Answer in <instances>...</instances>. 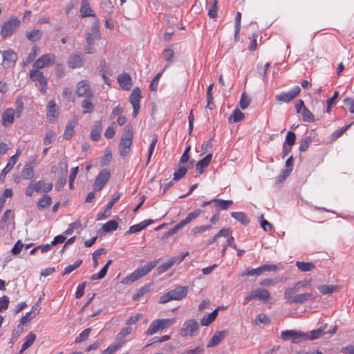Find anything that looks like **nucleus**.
<instances>
[{
    "instance_id": "45",
    "label": "nucleus",
    "mask_w": 354,
    "mask_h": 354,
    "mask_svg": "<svg viewBox=\"0 0 354 354\" xmlns=\"http://www.w3.org/2000/svg\"><path fill=\"white\" fill-rule=\"evenodd\" d=\"M52 203L51 197L48 195L45 194L41 198H40L37 202V207L39 208H46L50 205Z\"/></svg>"
},
{
    "instance_id": "52",
    "label": "nucleus",
    "mask_w": 354,
    "mask_h": 354,
    "mask_svg": "<svg viewBox=\"0 0 354 354\" xmlns=\"http://www.w3.org/2000/svg\"><path fill=\"white\" fill-rule=\"evenodd\" d=\"M175 263L174 259L171 257L169 261L160 266L158 268L157 271L159 274H162L168 270Z\"/></svg>"
},
{
    "instance_id": "47",
    "label": "nucleus",
    "mask_w": 354,
    "mask_h": 354,
    "mask_svg": "<svg viewBox=\"0 0 354 354\" xmlns=\"http://www.w3.org/2000/svg\"><path fill=\"white\" fill-rule=\"evenodd\" d=\"M118 227V223L115 220H111L104 223L102 226V230L104 232H111L116 230Z\"/></svg>"
},
{
    "instance_id": "34",
    "label": "nucleus",
    "mask_w": 354,
    "mask_h": 354,
    "mask_svg": "<svg viewBox=\"0 0 354 354\" xmlns=\"http://www.w3.org/2000/svg\"><path fill=\"white\" fill-rule=\"evenodd\" d=\"M126 342H118L115 339V342L109 345L101 354H113L117 352Z\"/></svg>"
},
{
    "instance_id": "35",
    "label": "nucleus",
    "mask_w": 354,
    "mask_h": 354,
    "mask_svg": "<svg viewBox=\"0 0 354 354\" xmlns=\"http://www.w3.org/2000/svg\"><path fill=\"white\" fill-rule=\"evenodd\" d=\"M219 308H220V307H217L211 313H209V315H207L206 316H204L201 320V325L202 326H208L211 323H212L218 315Z\"/></svg>"
},
{
    "instance_id": "41",
    "label": "nucleus",
    "mask_w": 354,
    "mask_h": 354,
    "mask_svg": "<svg viewBox=\"0 0 354 354\" xmlns=\"http://www.w3.org/2000/svg\"><path fill=\"white\" fill-rule=\"evenodd\" d=\"M111 263L112 260H109L97 274H93L91 276V279L94 281L104 278L106 276L107 270Z\"/></svg>"
},
{
    "instance_id": "2",
    "label": "nucleus",
    "mask_w": 354,
    "mask_h": 354,
    "mask_svg": "<svg viewBox=\"0 0 354 354\" xmlns=\"http://www.w3.org/2000/svg\"><path fill=\"white\" fill-rule=\"evenodd\" d=\"M158 261H153L149 262L147 264L138 268L130 274L123 278L121 281V283L123 284H129L133 283L139 279L143 277L146 274H147L152 269H153L156 265Z\"/></svg>"
},
{
    "instance_id": "18",
    "label": "nucleus",
    "mask_w": 354,
    "mask_h": 354,
    "mask_svg": "<svg viewBox=\"0 0 354 354\" xmlns=\"http://www.w3.org/2000/svg\"><path fill=\"white\" fill-rule=\"evenodd\" d=\"M59 116L58 109L56 102L50 100L47 106L46 118L49 122L53 123Z\"/></svg>"
},
{
    "instance_id": "22",
    "label": "nucleus",
    "mask_w": 354,
    "mask_h": 354,
    "mask_svg": "<svg viewBox=\"0 0 354 354\" xmlns=\"http://www.w3.org/2000/svg\"><path fill=\"white\" fill-rule=\"evenodd\" d=\"M118 81L122 89L129 91L131 87V78L129 74L124 73L118 77Z\"/></svg>"
},
{
    "instance_id": "21",
    "label": "nucleus",
    "mask_w": 354,
    "mask_h": 354,
    "mask_svg": "<svg viewBox=\"0 0 354 354\" xmlns=\"http://www.w3.org/2000/svg\"><path fill=\"white\" fill-rule=\"evenodd\" d=\"M153 223V220L151 219H147L143 221H142L140 223L133 225H131L129 230L126 232V234H131L134 233H138L144 230L145 227H147L148 225L152 224Z\"/></svg>"
},
{
    "instance_id": "15",
    "label": "nucleus",
    "mask_w": 354,
    "mask_h": 354,
    "mask_svg": "<svg viewBox=\"0 0 354 354\" xmlns=\"http://www.w3.org/2000/svg\"><path fill=\"white\" fill-rule=\"evenodd\" d=\"M15 110L7 108L1 115V124L4 127H10L15 122Z\"/></svg>"
},
{
    "instance_id": "42",
    "label": "nucleus",
    "mask_w": 354,
    "mask_h": 354,
    "mask_svg": "<svg viewBox=\"0 0 354 354\" xmlns=\"http://www.w3.org/2000/svg\"><path fill=\"white\" fill-rule=\"evenodd\" d=\"M82 107L84 109L83 113L93 112L95 108L93 103V97H86V99L82 102Z\"/></svg>"
},
{
    "instance_id": "40",
    "label": "nucleus",
    "mask_w": 354,
    "mask_h": 354,
    "mask_svg": "<svg viewBox=\"0 0 354 354\" xmlns=\"http://www.w3.org/2000/svg\"><path fill=\"white\" fill-rule=\"evenodd\" d=\"M111 263L112 260H109L97 274H93L91 276V279L94 281L104 278L106 276L107 270Z\"/></svg>"
},
{
    "instance_id": "48",
    "label": "nucleus",
    "mask_w": 354,
    "mask_h": 354,
    "mask_svg": "<svg viewBox=\"0 0 354 354\" xmlns=\"http://www.w3.org/2000/svg\"><path fill=\"white\" fill-rule=\"evenodd\" d=\"M167 65L165 66L164 69L159 72L158 73H157L156 75V76L153 77V79L152 80L151 84H150V89L152 91H154L156 92L157 91V88H158V83H159V80L165 71V68H167Z\"/></svg>"
},
{
    "instance_id": "8",
    "label": "nucleus",
    "mask_w": 354,
    "mask_h": 354,
    "mask_svg": "<svg viewBox=\"0 0 354 354\" xmlns=\"http://www.w3.org/2000/svg\"><path fill=\"white\" fill-rule=\"evenodd\" d=\"M133 131L131 129L127 130L122 136L119 149L121 156H126L132 144Z\"/></svg>"
},
{
    "instance_id": "38",
    "label": "nucleus",
    "mask_w": 354,
    "mask_h": 354,
    "mask_svg": "<svg viewBox=\"0 0 354 354\" xmlns=\"http://www.w3.org/2000/svg\"><path fill=\"white\" fill-rule=\"evenodd\" d=\"M231 216L243 225H247L250 223L249 218L243 212H231Z\"/></svg>"
},
{
    "instance_id": "20",
    "label": "nucleus",
    "mask_w": 354,
    "mask_h": 354,
    "mask_svg": "<svg viewBox=\"0 0 354 354\" xmlns=\"http://www.w3.org/2000/svg\"><path fill=\"white\" fill-rule=\"evenodd\" d=\"M169 292L172 300H180L186 297L187 294V287L178 286Z\"/></svg>"
},
{
    "instance_id": "19",
    "label": "nucleus",
    "mask_w": 354,
    "mask_h": 354,
    "mask_svg": "<svg viewBox=\"0 0 354 354\" xmlns=\"http://www.w3.org/2000/svg\"><path fill=\"white\" fill-rule=\"evenodd\" d=\"M80 11L81 16L83 18L92 17L93 18V21H95V19H97L87 0H82Z\"/></svg>"
},
{
    "instance_id": "3",
    "label": "nucleus",
    "mask_w": 354,
    "mask_h": 354,
    "mask_svg": "<svg viewBox=\"0 0 354 354\" xmlns=\"http://www.w3.org/2000/svg\"><path fill=\"white\" fill-rule=\"evenodd\" d=\"M176 322L175 318L153 320L147 330V335H152L160 330L169 328Z\"/></svg>"
},
{
    "instance_id": "17",
    "label": "nucleus",
    "mask_w": 354,
    "mask_h": 354,
    "mask_svg": "<svg viewBox=\"0 0 354 354\" xmlns=\"http://www.w3.org/2000/svg\"><path fill=\"white\" fill-rule=\"evenodd\" d=\"M77 94L79 97H93L88 82L84 80L77 84Z\"/></svg>"
},
{
    "instance_id": "11",
    "label": "nucleus",
    "mask_w": 354,
    "mask_h": 354,
    "mask_svg": "<svg viewBox=\"0 0 354 354\" xmlns=\"http://www.w3.org/2000/svg\"><path fill=\"white\" fill-rule=\"evenodd\" d=\"M111 176L110 171L106 169H102L100 174L97 176L94 184L93 189L95 192L100 191L104 185L109 181Z\"/></svg>"
},
{
    "instance_id": "10",
    "label": "nucleus",
    "mask_w": 354,
    "mask_h": 354,
    "mask_svg": "<svg viewBox=\"0 0 354 354\" xmlns=\"http://www.w3.org/2000/svg\"><path fill=\"white\" fill-rule=\"evenodd\" d=\"M300 91L299 86H295L288 91L281 92L276 95L275 99L279 102L289 103L299 94Z\"/></svg>"
},
{
    "instance_id": "31",
    "label": "nucleus",
    "mask_w": 354,
    "mask_h": 354,
    "mask_svg": "<svg viewBox=\"0 0 354 354\" xmlns=\"http://www.w3.org/2000/svg\"><path fill=\"white\" fill-rule=\"evenodd\" d=\"M254 299H259L263 301H267L270 299V295L268 290L263 288H257L252 290Z\"/></svg>"
},
{
    "instance_id": "61",
    "label": "nucleus",
    "mask_w": 354,
    "mask_h": 354,
    "mask_svg": "<svg viewBox=\"0 0 354 354\" xmlns=\"http://www.w3.org/2000/svg\"><path fill=\"white\" fill-rule=\"evenodd\" d=\"M56 136L55 133L53 131H48L46 132L45 138L44 139V144L48 145L51 144L55 140Z\"/></svg>"
},
{
    "instance_id": "54",
    "label": "nucleus",
    "mask_w": 354,
    "mask_h": 354,
    "mask_svg": "<svg viewBox=\"0 0 354 354\" xmlns=\"http://www.w3.org/2000/svg\"><path fill=\"white\" fill-rule=\"evenodd\" d=\"M301 114L302 115V118L304 122H313L315 121L314 115L311 113V111L308 109L305 108L303 110V111L301 113Z\"/></svg>"
},
{
    "instance_id": "24",
    "label": "nucleus",
    "mask_w": 354,
    "mask_h": 354,
    "mask_svg": "<svg viewBox=\"0 0 354 354\" xmlns=\"http://www.w3.org/2000/svg\"><path fill=\"white\" fill-rule=\"evenodd\" d=\"M38 303L32 307L30 311L26 313L20 319V326L26 324L32 319L39 312V309H37Z\"/></svg>"
},
{
    "instance_id": "26",
    "label": "nucleus",
    "mask_w": 354,
    "mask_h": 354,
    "mask_svg": "<svg viewBox=\"0 0 354 354\" xmlns=\"http://www.w3.org/2000/svg\"><path fill=\"white\" fill-rule=\"evenodd\" d=\"M327 326V324H324L319 328L311 330L309 333H307V337H305V340H314L318 339L326 330Z\"/></svg>"
},
{
    "instance_id": "60",
    "label": "nucleus",
    "mask_w": 354,
    "mask_h": 354,
    "mask_svg": "<svg viewBox=\"0 0 354 354\" xmlns=\"http://www.w3.org/2000/svg\"><path fill=\"white\" fill-rule=\"evenodd\" d=\"M201 212L202 211L201 209H196L192 212L191 213L187 214L184 221L187 223V224L189 223L191 221L198 217L201 214Z\"/></svg>"
},
{
    "instance_id": "25",
    "label": "nucleus",
    "mask_w": 354,
    "mask_h": 354,
    "mask_svg": "<svg viewBox=\"0 0 354 354\" xmlns=\"http://www.w3.org/2000/svg\"><path fill=\"white\" fill-rule=\"evenodd\" d=\"M102 130V122L100 121H95L92 127V129L90 133L91 138L95 141L98 140L101 137Z\"/></svg>"
},
{
    "instance_id": "5",
    "label": "nucleus",
    "mask_w": 354,
    "mask_h": 354,
    "mask_svg": "<svg viewBox=\"0 0 354 354\" xmlns=\"http://www.w3.org/2000/svg\"><path fill=\"white\" fill-rule=\"evenodd\" d=\"M281 337L284 341L291 340L293 344H299L305 340V337H307V333L296 330H286L281 331Z\"/></svg>"
},
{
    "instance_id": "43",
    "label": "nucleus",
    "mask_w": 354,
    "mask_h": 354,
    "mask_svg": "<svg viewBox=\"0 0 354 354\" xmlns=\"http://www.w3.org/2000/svg\"><path fill=\"white\" fill-rule=\"evenodd\" d=\"M193 167L192 162H190L187 165V167H179L176 171L174 173V180H178L180 178H182L187 173V168H191Z\"/></svg>"
},
{
    "instance_id": "33",
    "label": "nucleus",
    "mask_w": 354,
    "mask_h": 354,
    "mask_svg": "<svg viewBox=\"0 0 354 354\" xmlns=\"http://www.w3.org/2000/svg\"><path fill=\"white\" fill-rule=\"evenodd\" d=\"M34 164L32 162L26 163L22 171L23 178L26 180H30L34 177Z\"/></svg>"
},
{
    "instance_id": "63",
    "label": "nucleus",
    "mask_w": 354,
    "mask_h": 354,
    "mask_svg": "<svg viewBox=\"0 0 354 354\" xmlns=\"http://www.w3.org/2000/svg\"><path fill=\"white\" fill-rule=\"evenodd\" d=\"M311 142H312V140L310 137H306V138H303L301 140V143L299 145V151H306L308 149V148L309 147Z\"/></svg>"
},
{
    "instance_id": "36",
    "label": "nucleus",
    "mask_w": 354,
    "mask_h": 354,
    "mask_svg": "<svg viewBox=\"0 0 354 354\" xmlns=\"http://www.w3.org/2000/svg\"><path fill=\"white\" fill-rule=\"evenodd\" d=\"M212 158V153H208L203 158L200 160L196 165V169L197 171H199V173H203V169L206 167L211 162Z\"/></svg>"
},
{
    "instance_id": "50",
    "label": "nucleus",
    "mask_w": 354,
    "mask_h": 354,
    "mask_svg": "<svg viewBox=\"0 0 354 354\" xmlns=\"http://www.w3.org/2000/svg\"><path fill=\"white\" fill-rule=\"evenodd\" d=\"M2 56L5 61L8 62H15L17 58V54L11 49L3 51Z\"/></svg>"
},
{
    "instance_id": "37",
    "label": "nucleus",
    "mask_w": 354,
    "mask_h": 354,
    "mask_svg": "<svg viewBox=\"0 0 354 354\" xmlns=\"http://www.w3.org/2000/svg\"><path fill=\"white\" fill-rule=\"evenodd\" d=\"M213 203L215 207L226 210L232 205L233 202L231 200L213 199Z\"/></svg>"
},
{
    "instance_id": "29",
    "label": "nucleus",
    "mask_w": 354,
    "mask_h": 354,
    "mask_svg": "<svg viewBox=\"0 0 354 354\" xmlns=\"http://www.w3.org/2000/svg\"><path fill=\"white\" fill-rule=\"evenodd\" d=\"M225 331L216 332L207 343V346L209 348L217 346L225 337Z\"/></svg>"
},
{
    "instance_id": "39",
    "label": "nucleus",
    "mask_w": 354,
    "mask_h": 354,
    "mask_svg": "<svg viewBox=\"0 0 354 354\" xmlns=\"http://www.w3.org/2000/svg\"><path fill=\"white\" fill-rule=\"evenodd\" d=\"M295 265L300 271L304 272L312 271L315 268V265L311 262L297 261Z\"/></svg>"
},
{
    "instance_id": "51",
    "label": "nucleus",
    "mask_w": 354,
    "mask_h": 354,
    "mask_svg": "<svg viewBox=\"0 0 354 354\" xmlns=\"http://www.w3.org/2000/svg\"><path fill=\"white\" fill-rule=\"evenodd\" d=\"M157 142H158V136H157V134H153L152 136V140L151 141V144L149 145V148L147 164H148L151 160V156L154 151V149H155Z\"/></svg>"
},
{
    "instance_id": "16",
    "label": "nucleus",
    "mask_w": 354,
    "mask_h": 354,
    "mask_svg": "<svg viewBox=\"0 0 354 354\" xmlns=\"http://www.w3.org/2000/svg\"><path fill=\"white\" fill-rule=\"evenodd\" d=\"M122 196L121 193H118L115 195L106 205V209L102 213L97 214V220H102L111 216L112 207L120 200Z\"/></svg>"
},
{
    "instance_id": "28",
    "label": "nucleus",
    "mask_w": 354,
    "mask_h": 354,
    "mask_svg": "<svg viewBox=\"0 0 354 354\" xmlns=\"http://www.w3.org/2000/svg\"><path fill=\"white\" fill-rule=\"evenodd\" d=\"M36 335L32 333H29L25 337H24V342L21 345V348L19 351V354H22L26 349L30 348L35 341L36 340Z\"/></svg>"
},
{
    "instance_id": "44",
    "label": "nucleus",
    "mask_w": 354,
    "mask_h": 354,
    "mask_svg": "<svg viewBox=\"0 0 354 354\" xmlns=\"http://www.w3.org/2000/svg\"><path fill=\"white\" fill-rule=\"evenodd\" d=\"M317 288L322 295H327L337 291L338 287L335 285H319Z\"/></svg>"
},
{
    "instance_id": "6",
    "label": "nucleus",
    "mask_w": 354,
    "mask_h": 354,
    "mask_svg": "<svg viewBox=\"0 0 354 354\" xmlns=\"http://www.w3.org/2000/svg\"><path fill=\"white\" fill-rule=\"evenodd\" d=\"M19 24L20 20L18 18L11 17L8 21L2 24L0 30L1 36L3 38H6L11 35Z\"/></svg>"
},
{
    "instance_id": "13",
    "label": "nucleus",
    "mask_w": 354,
    "mask_h": 354,
    "mask_svg": "<svg viewBox=\"0 0 354 354\" xmlns=\"http://www.w3.org/2000/svg\"><path fill=\"white\" fill-rule=\"evenodd\" d=\"M198 328V323L196 320L189 319L183 324L180 333L183 336H192Z\"/></svg>"
},
{
    "instance_id": "46",
    "label": "nucleus",
    "mask_w": 354,
    "mask_h": 354,
    "mask_svg": "<svg viewBox=\"0 0 354 354\" xmlns=\"http://www.w3.org/2000/svg\"><path fill=\"white\" fill-rule=\"evenodd\" d=\"M244 117V114L239 109H236L229 117V120L233 122H238L242 121Z\"/></svg>"
},
{
    "instance_id": "64",
    "label": "nucleus",
    "mask_w": 354,
    "mask_h": 354,
    "mask_svg": "<svg viewBox=\"0 0 354 354\" xmlns=\"http://www.w3.org/2000/svg\"><path fill=\"white\" fill-rule=\"evenodd\" d=\"M105 252V250L103 248L98 249L95 250L92 255V259L93 261L94 267H97L98 266V258Z\"/></svg>"
},
{
    "instance_id": "57",
    "label": "nucleus",
    "mask_w": 354,
    "mask_h": 354,
    "mask_svg": "<svg viewBox=\"0 0 354 354\" xmlns=\"http://www.w3.org/2000/svg\"><path fill=\"white\" fill-rule=\"evenodd\" d=\"M218 1L215 0L213 1L212 5L208 9V16L209 18H216L218 12Z\"/></svg>"
},
{
    "instance_id": "58",
    "label": "nucleus",
    "mask_w": 354,
    "mask_h": 354,
    "mask_svg": "<svg viewBox=\"0 0 354 354\" xmlns=\"http://www.w3.org/2000/svg\"><path fill=\"white\" fill-rule=\"evenodd\" d=\"M41 37V32L39 30H33L27 33V38L31 41H37Z\"/></svg>"
},
{
    "instance_id": "49",
    "label": "nucleus",
    "mask_w": 354,
    "mask_h": 354,
    "mask_svg": "<svg viewBox=\"0 0 354 354\" xmlns=\"http://www.w3.org/2000/svg\"><path fill=\"white\" fill-rule=\"evenodd\" d=\"M38 48L37 46H33L31 48V52L28 54L26 59L23 61V66H26L30 64L36 57L37 55Z\"/></svg>"
},
{
    "instance_id": "12",
    "label": "nucleus",
    "mask_w": 354,
    "mask_h": 354,
    "mask_svg": "<svg viewBox=\"0 0 354 354\" xmlns=\"http://www.w3.org/2000/svg\"><path fill=\"white\" fill-rule=\"evenodd\" d=\"M141 99V91L139 87H135L130 96L129 101L133 106V116L136 117L140 109V102Z\"/></svg>"
},
{
    "instance_id": "7",
    "label": "nucleus",
    "mask_w": 354,
    "mask_h": 354,
    "mask_svg": "<svg viewBox=\"0 0 354 354\" xmlns=\"http://www.w3.org/2000/svg\"><path fill=\"white\" fill-rule=\"evenodd\" d=\"M56 56L53 53L44 54L39 57L33 64L34 68L42 69L53 66L55 63Z\"/></svg>"
},
{
    "instance_id": "14",
    "label": "nucleus",
    "mask_w": 354,
    "mask_h": 354,
    "mask_svg": "<svg viewBox=\"0 0 354 354\" xmlns=\"http://www.w3.org/2000/svg\"><path fill=\"white\" fill-rule=\"evenodd\" d=\"M20 153L21 151L19 149H17L16 153L8 160L6 166L2 169L0 174V181L3 182L5 180L6 175L10 171V170L17 163Z\"/></svg>"
},
{
    "instance_id": "23",
    "label": "nucleus",
    "mask_w": 354,
    "mask_h": 354,
    "mask_svg": "<svg viewBox=\"0 0 354 354\" xmlns=\"http://www.w3.org/2000/svg\"><path fill=\"white\" fill-rule=\"evenodd\" d=\"M78 121L77 119L74 118L70 120L65 128V131L64 133V138L69 140L72 138L75 133V127L77 125Z\"/></svg>"
},
{
    "instance_id": "30",
    "label": "nucleus",
    "mask_w": 354,
    "mask_h": 354,
    "mask_svg": "<svg viewBox=\"0 0 354 354\" xmlns=\"http://www.w3.org/2000/svg\"><path fill=\"white\" fill-rule=\"evenodd\" d=\"M316 295L308 292V293H302L299 295H297L295 298L292 299V301H295V304H304L308 301L313 300L315 299Z\"/></svg>"
},
{
    "instance_id": "55",
    "label": "nucleus",
    "mask_w": 354,
    "mask_h": 354,
    "mask_svg": "<svg viewBox=\"0 0 354 354\" xmlns=\"http://www.w3.org/2000/svg\"><path fill=\"white\" fill-rule=\"evenodd\" d=\"M91 328H87L84 329L75 339V343H80L86 340L88 338V336L91 333Z\"/></svg>"
},
{
    "instance_id": "27",
    "label": "nucleus",
    "mask_w": 354,
    "mask_h": 354,
    "mask_svg": "<svg viewBox=\"0 0 354 354\" xmlns=\"http://www.w3.org/2000/svg\"><path fill=\"white\" fill-rule=\"evenodd\" d=\"M82 64L83 59L80 55H71L68 59V66L71 68H80Z\"/></svg>"
},
{
    "instance_id": "53",
    "label": "nucleus",
    "mask_w": 354,
    "mask_h": 354,
    "mask_svg": "<svg viewBox=\"0 0 354 354\" xmlns=\"http://www.w3.org/2000/svg\"><path fill=\"white\" fill-rule=\"evenodd\" d=\"M132 332V328L129 326L124 328L121 330V331L117 335L116 339L118 342H125L124 339V337L129 335Z\"/></svg>"
},
{
    "instance_id": "56",
    "label": "nucleus",
    "mask_w": 354,
    "mask_h": 354,
    "mask_svg": "<svg viewBox=\"0 0 354 354\" xmlns=\"http://www.w3.org/2000/svg\"><path fill=\"white\" fill-rule=\"evenodd\" d=\"M250 102H251L250 97L248 95H247L245 94V93H243L242 95H241V97L240 102H239L240 107L243 110H244V109H247L249 106Z\"/></svg>"
},
{
    "instance_id": "32",
    "label": "nucleus",
    "mask_w": 354,
    "mask_h": 354,
    "mask_svg": "<svg viewBox=\"0 0 354 354\" xmlns=\"http://www.w3.org/2000/svg\"><path fill=\"white\" fill-rule=\"evenodd\" d=\"M36 192H50L53 187L52 183H46L44 180H39L36 182Z\"/></svg>"
},
{
    "instance_id": "59",
    "label": "nucleus",
    "mask_w": 354,
    "mask_h": 354,
    "mask_svg": "<svg viewBox=\"0 0 354 354\" xmlns=\"http://www.w3.org/2000/svg\"><path fill=\"white\" fill-rule=\"evenodd\" d=\"M296 139L295 133L292 131H288L287 133L286 137V141L284 143H286V145H288L290 147H292V146L295 144Z\"/></svg>"
},
{
    "instance_id": "9",
    "label": "nucleus",
    "mask_w": 354,
    "mask_h": 354,
    "mask_svg": "<svg viewBox=\"0 0 354 354\" xmlns=\"http://www.w3.org/2000/svg\"><path fill=\"white\" fill-rule=\"evenodd\" d=\"M278 267L273 264H264L257 268H248L241 274L242 277L259 276L264 272H276Z\"/></svg>"
},
{
    "instance_id": "1",
    "label": "nucleus",
    "mask_w": 354,
    "mask_h": 354,
    "mask_svg": "<svg viewBox=\"0 0 354 354\" xmlns=\"http://www.w3.org/2000/svg\"><path fill=\"white\" fill-rule=\"evenodd\" d=\"M101 38L100 31V23L97 19H95L91 28V30L86 33V45L84 46V51L87 54H92L95 52V41Z\"/></svg>"
},
{
    "instance_id": "62",
    "label": "nucleus",
    "mask_w": 354,
    "mask_h": 354,
    "mask_svg": "<svg viewBox=\"0 0 354 354\" xmlns=\"http://www.w3.org/2000/svg\"><path fill=\"white\" fill-rule=\"evenodd\" d=\"M256 324H263L268 325L270 323V319L265 314H259L255 319Z\"/></svg>"
},
{
    "instance_id": "4",
    "label": "nucleus",
    "mask_w": 354,
    "mask_h": 354,
    "mask_svg": "<svg viewBox=\"0 0 354 354\" xmlns=\"http://www.w3.org/2000/svg\"><path fill=\"white\" fill-rule=\"evenodd\" d=\"M29 75L30 80L37 82L36 85H39L40 92L45 94L47 91L48 79L44 73L38 68H33L30 71Z\"/></svg>"
}]
</instances>
